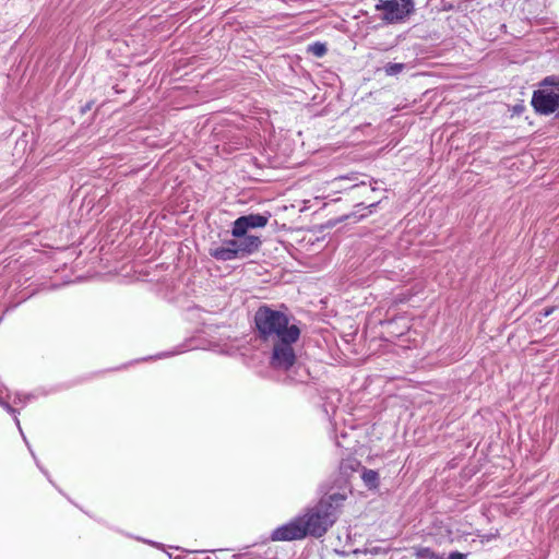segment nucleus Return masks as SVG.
Returning <instances> with one entry per match:
<instances>
[{
  "label": "nucleus",
  "mask_w": 559,
  "mask_h": 559,
  "mask_svg": "<svg viewBox=\"0 0 559 559\" xmlns=\"http://www.w3.org/2000/svg\"><path fill=\"white\" fill-rule=\"evenodd\" d=\"M416 556L423 559H436L438 556L428 547H420L416 550Z\"/></svg>",
  "instance_id": "4468645a"
},
{
  "label": "nucleus",
  "mask_w": 559,
  "mask_h": 559,
  "mask_svg": "<svg viewBox=\"0 0 559 559\" xmlns=\"http://www.w3.org/2000/svg\"><path fill=\"white\" fill-rule=\"evenodd\" d=\"M378 203H379V202L373 201V202L369 203V204L367 205V207H376V206L378 205Z\"/></svg>",
  "instance_id": "f3484780"
},
{
  "label": "nucleus",
  "mask_w": 559,
  "mask_h": 559,
  "mask_svg": "<svg viewBox=\"0 0 559 559\" xmlns=\"http://www.w3.org/2000/svg\"><path fill=\"white\" fill-rule=\"evenodd\" d=\"M10 399H11V393L9 392V390L5 386L0 385V406L3 407L10 415L13 416L15 425L17 426L24 441L27 443L26 438L21 428L20 419L17 417V412L12 406V404L9 403Z\"/></svg>",
  "instance_id": "1a4fd4ad"
},
{
  "label": "nucleus",
  "mask_w": 559,
  "mask_h": 559,
  "mask_svg": "<svg viewBox=\"0 0 559 559\" xmlns=\"http://www.w3.org/2000/svg\"><path fill=\"white\" fill-rule=\"evenodd\" d=\"M449 559H465V556L461 552H451Z\"/></svg>",
  "instance_id": "dca6fc26"
},
{
  "label": "nucleus",
  "mask_w": 559,
  "mask_h": 559,
  "mask_svg": "<svg viewBox=\"0 0 559 559\" xmlns=\"http://www.w3.org/2000/svg\"><path fill=\"white\" fill-rule=\"evenodd\" d=\"M366 216H367V214H360L359 217L362 218V217H366Z\"/></svg>",
  "instance_id": "aec40b11"
},
{
  "label": "nucleus",
  "mask_w": 559,
  "mask_h": 559,
  "mask_svg": "<svg viewBox=\"0 0 559 559\" xmlns=\"http://www.w3.org/2000/svg\"><path fill=\"white\" fill-rule=\"evenodd\" d=\"M352 190H357L360 195H367L370 192H373L376 189L371 186H367L366 182L361 181L360 183H355L352 186Z\"/></svg>",
  "instance_id": "ddd939ff"
},
{
  "label": "nucleus",
  "mask_w": 559,
  "mask_h": 559,
  "mask_svg": "<svg viewBox=\"0 0 559 559\" xmlns=\"http://www.w3.org/2000/svg\"><path fill=\"white\" fill-rule=\"evenodd\" d=\"M361 478L368 488H377L379 484V475L373 469H364Z\"/></svg>",
  "instance_id": "9d476101"
},
{
  "label": "nucleus",
  "mask_w": 559,
  "mask_h": 559,
  "mask_svg": "<svg viewBox=\"0 0 559 559\" xmlns=\"http://www.w3.org/2000/svg\"><path fill=\"white\" fill-rule=\"evenodd\" d=\"M254 323L260 338L272 346L271 367L277 371L290 370L297 361L294 344L299 340L300 329L284 312L269 306L255 311Z\"/></svg>",
  "instance_id": "f257e3e1"
},
{
  "label": "nucleus",
  "mask_w": 559,
  "mask_h": 559,
  "mask_svg": "<svg viewBox=\"0 0 559 559\" xmlns=\"http://www.w3.org/2000/svg\"><path fill=\"white\" fill-rule=\"evenodd\" d=\"M306 537V531L302 527V522L299 516L294 518L292 521L276 527L272 534V540L289 542L302 539Z\"/></svg>",
  "instance_id": "39448f33"
},
{
  "label": "nucleus",
  "mask_w": 559,
  "mask_h": 559,
  "mask_svg": "<svg viewBox=\"0 0 559 559\" xmlns=\"http://www.w3.org/2000/svg\"><path fill=\"white\" fill-rule=\"evenodd\" d=\"M532 106L542 115L559 114V83L555 76H547L540 83V88L534 91Z\"/></svg>",
  "instance_id": "7ed1b4c3"
},
{
  "label": "nucleus",
  "mask_w": 559,
  "mask_h": 559,
  "mask_svg": "<svg viewBox=\"0 0 559 559\" xmlns=\"http://www.w3.org/2000/svg\"><path fill=\"white\" fill-rule=\"evenodd\" d=\"M29 400L28 395L15 392L13 395L11 394V399L9 400V403L14 405H26L27 401Z\"/></svg>",
  "instance_id": "f8f14e48"
},
{
  "label": "nucleus",
  "mask_w": 559,
  "mask_h": 559,
  "mask_svg": "<svg viewBox=\"0 0 559 559\" xmlns=\"http://www.w3.org/2000/svg\"><path fill=\"white\" fill-rule=\"evenodd\" d=\"M270 214H248L238 217L231 228L234 237L243 236L249 229L262 228L266 226Z\"/></svg>",
  "instance_id": "423d86ee"
},
{
  "label": "nucleus",
  "mask_w": 559,
  "mask_h": 559,
  "mask_svg": "<svg viewBox=\"0 0 559 559\" xmlns=\"http://www.w3.org/2000/svg\"><path fill=\"white\" fill-rule=\"evenodd\" d=\"M210 254L219 261L239 258L237 249L231 246V240L224 241L222 246L211 249Z\"/></svg>",
  "instance_id": "6e6552de"
},
{
  "label": "nucleus",
  "mask_w": 559,
  "mask_h": 559,
  "mask_svg": "<svg viewBox=\"0 0 559 559\" xmlns=\"http://www.w3.org/2000/svg\"><path fill=\"white\" fill-rule=\"evenodd\" d=\"M169 355H170V353H163V354H159V355H158V358L167 357V356H169Z\"/></svg>",
  "instance_id": "a211bd4d"
},
{
  "label": "nucleus",
  "mask_w": 559,
  "mask_h": 559,
  "mask_svg": "<svg viewBox=\"0 0 559 559\" xmlns=\"http://www.w3.org/2000/svg\"><path fill=\"white\" fill-rule=\"evenodd\" d=\"M346 498L345 492L330 493L321 498L316 506L308 508L302 515H299L306 536H323L338 519Z\"/></svg>",
  "instance_id": "f03ea898"
},
{
  "label": "nucleus",
  "mask_w": 559,
  "mask_h": 559,
  "mask_svg": "<svg viewBox=\"0 0 559 559\" xmlns=\"http://www.w3.org/2000/svg\"><path fill=\"white\" fill-rule=\"evenodd\" d=\"M376 10L381 12V20L386 24L404 22L415 10L413 0H379Z\"/></svg>",
  "instance_id": "20e7f679"
},
{
  "label": "nucleus",
  "mask_w": 559,
  "mask_h": 559,
  "mask_svg": "<svg viewBox=\"0 0 559 559\" xmlns=\"http://www.w3.org/2000/svg\"><path fill=\"white\" fill-rule=\"evenodd\" d=\"M406 68L405 63H388L384 67V72L389 76L400 74Z\"/></svg>",
  "instance_id": "9b49d317"
},
{
  "label": "nucleus",
  "mask_w": 559,
  "mask_h": 559,
  "mask_svg": "<svg viewBox=\"0 0 559 559\" xmlns=\"http://www.w3.org/2000/svg\"><path fill=\"white\" fill-rule=\"evenodd\" d=\"M231 246L237 249L239 257H243L258 251L261 246V239L259 236L246 233L243 236L231 239Z\"/></svg>",
  "instance_id": "0eeeda50"
},
{
  "label": "nucleus",
  "mask_w": 559,
  "mask_h": 559,
  "mask_svg": "<svg viewBox=\"0 0 559 559\" xmlns=\"http://www.w3.org/2000/svg\"><path fill=\"white\" fill-rule=\"evenodd\" d=\"M309 51L312 52L317 57H322L326 52V47L324 44L314 43L313 45L309 46Z\"/></svg>",
  "instance_id": "2eb2a0df"
},
{
  "label": "nucleus",
  "mask_w": 559,
  "mask_h": 559,
  "mask_svg": "<svg viewBox=\"0 0 559 559\" xmlns=\"http://www.w3.org/2000/svg\"><path fill=\"white\" fill-rule=\"evenodd\" d=\"M436 559H444L443 556L438 555Z\"/></svg>",
  "instance_id": "6ab92c4d"
}]
</instances>
